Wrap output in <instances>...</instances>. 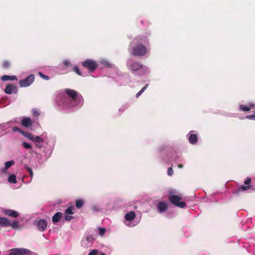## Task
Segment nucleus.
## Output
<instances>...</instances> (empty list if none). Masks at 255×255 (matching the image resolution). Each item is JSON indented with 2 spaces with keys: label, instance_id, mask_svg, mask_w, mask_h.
<instances>
[{
  "label": "nucleus",
  "instance_id": "obj_9",
  "mask_svg": "<svg viewBox=\"0 0 255 255\" xmlns=\"http://www.w3.org/2000/svg\"><path fill=\"white\" fill-rule=\"evenodd\" d=\"M47 222L46 220H45L44 219L39 220L37 224V229L40 231L42 232V231H45L47 228Z\"/></svg>",
  "mask_w": 255,
  "mask_h": 255
},
{
  "label": "nucleus",
  "instance_id": "obj_15",
  "mask_svg": "<svg viewBox=\"0 0 255 255\" xmlns=\"http://www.w3.org/2000/svg\"><path fill=\"white\" fill-rule=\"evenodd\" d=\"M189 141L190 143L194 144L197 142L198 141V137L196 134L192 133L190 134L189 136Z\"/></svg>",
  "mask_w": 255,
  "mask_h": 255
},
{
  "label": "nucleus",
  "instance_id": "obj_7",
  "mask_svg": "<svg viewBox=\"0 0 255 255\" xmlns=\"http://www.w3.org/2000/svg\"><path fill=\"white\" fill-rule=\"evenodd\" d=\"M30 253L28 249L23 248H15L10 250L9 255H26Z\"/></svg>",
  "mask_w": 255,
  "mask_h": 255
},
{
  "label": "nucleus",
  "instance_id": "obj_6",
  "mask_svg": "<svg viewBox=\"0 0 255 255\" xmlns=\"http://www.w3.org/2000/svg\"><path fill=\"white\" fill-rule=\"evenodd\" d=\"M35 79L34 74H30L25 79L20 80L19 83L21 87H26L30 86L33 82Z\"/></svg>",
  "mask_w": 255,
  "mask_h": 255
},
{
  "label": "nucleus",
  "instance_id": "obj_16",
  "mask_svg": "<svg viewBox=\"0 0 255 255\" xmlns=\"http://www.w3.org/2000/svg\"><path fill=\"white\" fill-rule=\"evenodd\" d=\"M62 217V213L61 212H57L56 214H55L52 217V222L54 223H58L60 219Z\"/></svg>",
  "mask_w": 255,
  "mask_h": 255
},
{
  "label": "nucleus",
  "instance_id": "obj_30",
  "mask_svg": "<svg viewBox=\"0 0 255 255\" xmlns=\"http://www.w3.org/2000/svg\"><path fill=\"white\" fill-rule=\"evenodd\" d=\"M10 62L8 61H4L3 63H2V67L3 68H8L10 67Z\"/></svg>",
  "mask_w": 255,
  "mask_h": 255
},
{
  "label": "nucleus",
  "instance_id": "obj_13",
  "mask_svg": "<svg viewBox=\"0 0 255 255\" xmlns=\"http://www.w3.org/2000/svg\"><path fill=\"white\" fill-rule=\"evenodd\" d=\"M167 204L163 202H159L157 204V209L160 212H163L167 209Z\"/></svg>",
  "mask_w": 255,
  "mask_h": 255
},
{
  "label": "nucleus",
  "instance_id": "obj_3",
  "mask_svg": "<svg viewBox=\"0 0 255 255\" xmlns=\"http://www.w3.org/2000/svg\"><path fill=\"white\" fill-rule=\"evenodd\" d=\"M181 197L178 195H173L171 192L169 193L168 199L169 202L173 205L181 208H184L186 206L185 202L181 201Z\"/></svg>",
  "mask_w": 255,
  "mask_h": 255
},
{
  "label": "nucleus",
  "instance_id": "obj_35",
  "mask_svg": "<svg viewBox=\"0 0 255 255\" xmlns=\"http://www.w3.org/2000/svg\"><path fill=\"white\" fill-rule=\"evenodd\" d=\"M99 252L97 250L94 249L91 251L88 254V255H97Z\"/></svg>",
  "mask_w": 255,
  "mask_h": 255
},
{
  "label": "nucleus",
  "instance_id": "obj_28",
  "mask_svg": "<svg viewBox=\"0 0 255 255\" xmlns=\"http://www.w3.org/2000/svg\"><path fill=\"white\" fill-rule=\"evenodd\" d=\"M33 141H35V142H44V140L43 138L40 137L39 136H35L33 139Z\"/></svg>",
  "mask_w": 255,
  "mask_h": 255
},
{
  "label": "nucleus",
  "instance_id": "obj_27",
  "mask_svg": "<svg viewBox=\"0 0 255 255\" xmlns=\"http://www.w3.org/2000/svg\"><path fill=\"white\" fill-rule=\"evenodd\" d=\"M14 162L13 160L7 161L5 163V167L6 169H8L11 166L14 165Z\"/></svg>",
  "mask_w": 255,
  "mask_h": 255
},
{
  "label": "nucleus",
  "instance_id": "obj_37",
  "mask_svg": "<svg viewBox=\"0 0 255 255\" xmlns=\"http://www.w3.org/2000/svg\"><path fill=\"white\" fill-rule=\"evenodd\" d=\"M247 118L249 120H255V114L248 115L247 116Z\"/></svg>",
  "mask_w": 255,
  "mask_h": 255
},
{
  "label": "nucleus",
  "instance_id": "obj_33",
  "mask_svg": "<svg viewBox=\"0 0 255 255\" xmlns=\"http://www.w3.org/2000/svg\"><path fill=\"white\" fill-rule=\"evenodd\" d=\"M22 146L26 149H29L32 148L31 145L26 142H22Z\"/></svg>",
  "mask_w": 255,
  "mask_h": 255
},
{
  "label": "nucleus",
  "instance_id": "obj_1",
  "mask_svg": "<svg viewBox=\"0 0 255 255\" xmlns=\"http://www.w3.org/2000/svg\"><path fill=\"white\" fill-rule=\"evenodd\" d=\"M147 42L146 37L138 36L133 40L134 44L131 45L130 52L134 56L142 57L146 54L148 52L147 48L141 44L142 42Z\"/></svg>",
  "mask_w": 255,
  "mask_h": 255
},
{
  "label": "nucleus",
  "instance_id": "obj_4",
  "mask_svg": "<svg viewBox=\"0 0 255 255\" xmlns=\"http://www.w3.org/2000/svg\"><path fill=\"white\" fill-rule=\"evenodd\" d=\"M81 65L87 69L90 72L94 71L99 66V64L96 61L91 59H87L83 61Z\"/></svg>",
  "mask_w": 255,
  "mask_h": 255
},
{
  "label": "nucleus",
  "instance_id": "obj_12",
  "mask_svg": "<svg viewBox=\"0 0 255 255\" xmlns=\"http://www.w3.org/2000/svg\"><path fill=\"white\" fill-rule=\"evenodd\" d=\"M21 125L24 127L28 128L31 126L32 125V122L30 118H24L21 120Z\"/></svg>",
  "mask_w": 255,
  "mask_h": 255
},
{
  "label": "nucleus",
  "instance_id": "obj_39",
  "mask_svg": "<svg viewBox=\"0 0 255 255\" xmlns=\"http://www.w3.org/2000/svg\"><path fill=\"white\" fill-rule=\"evenodd\" d=\"M251 178L250 177H247L246 180H245L244 181V183L246 184V185H249V184L251 183Z\"/></svg>",
  "mask_w": 255,
  "mask_h": 255
},
{
  "label": "nucleus",
  "instance_id": "obj_17",
  "mask_svg": "<svg viewBox=\"0 0 255 255\" xmlns=\"http://www.w3.org/2000/svg\"><path fill=\"white\" fill-rule=\"evenodd\" d=\"M135 217V214L134 212L131 211L128 212L125 215V218L126 220L131 221L133 220Z\"/></svg>",
  "mask_w": 255,
  "mask_h": 255
},
{
  "label": "nucleus",
  "instance_id": "obj_2",
  "mask_svg": "<svg viewBox=\"0 0 255 255\" xmlns=\"http://www.w3.org/2000/svg\"><path fill=\"white\" fill-rule=\"evenodd\" d=\"M65 92L68 97L71 98V104L74 106H77L83 104L84 99L83 97L76 91L70 89H66Z\"/></svg>",
  "mask_w": 255,
  "mask_h": 255
},
{
  "label": "nucleus",
  "instance_id": "obj_42",
  "mask_svg": "<svg viewBox=\"0 0 255 255\" xmlns=\"http://www.w3.org/2000/svg\"><path fill=\"white\" fill-rule=\"evenodd\" d=\"M13 130L14 131H18L19 132H21L22 133H23V131L21 129H20L19 128H18L17 127H14L13 128Z\"/></svg>",
  "mask_w": 255,
  "mask_h": 255
},
{
  "label": "nucleus",
  "instance_id": "obj_25",
  "mask_svg": "<svg viewBox=\"0 0 255 255\" xmlns=\"http://www.w3.org/2000/svg\"><path fill=\"white\" fill-rule=\"evenodd\" d=\"M19 225V222L17 221H13V222H11L10 221V225L9 226L12 227V228L14 229H16L18 228Z\"/></svg>",
  "mask_w": 255,
  "mask_h": 255
},
{
  "label": "nucleus",
  "instance_id": "obj_36",
  "mask_svg": "<svg viewBox=\"0 0 255 255\" xmlns=\"http://www.w3.org/2000/svg\"><path fill=\"white\" fill-rule=\"evenodd\" d=\"M63 66L64 67H65L71 66V63L68 60H65V61H64V62L63 63Z\"/></svg>",
  "mask_w": 255,
  "mask_h": 255
},
{
  "label": "nucleus",
  "instance_id": "obj_43",
  "mask_svg": "<svg viewBox=\"0 0 255 255\" xmlns=\"http://www.w3.org/2000/svg\"><path fill=\"white\" fill-rule=\"evenodd\" d=\"M178 167L180 168H182L183 167V165L181 164H179L178 165Z\"/></svg>",
  "mask_w": 255,
  "mask_h": 255
},
{
  "label": "nucleus",
  "instance_id": "obj_38",
  "mask_svg": "<svg viewBox=\"0 0 255 255\" xmlns=\"http://www.w3.org/2000/svg\"><path fill=\"white\" fill-rule=\"evenodd\" d=\"M173 173V170L172 167H169L167 170V174L169 176H171Z\"/></svg>",
  "mask_w": 255,
  "mask_h": 255
},
{
  "label": "nucleus",
  "instance_id": "obj_8",
  "mask_svg": "<svg viewBox=\"0 0 255 255\" xmlns=\"http://www.w3.org/2000/svg\"><path fill=\"white\" fill-rule=\"evenodd\" d=\"M17 87L13 84H7L4 89V92L7 94H11L12 92L16 93Z\"/></svg>",
  "mask_w": 255,
  "mask_h": 255
},
{
  "label": "nucleus",
  "instance_id": "obj_40",
  "mask_svg": "<svg viewBox=\"0 0 255 255\" xmlns=\"http://www.w3.org/2000/svg\"><path fill=\"white\" fill-rule=\"evenodd\" d=\"M69 214H66L65 216V219L66 221H69L71 219H72V216L71 215H69Z\"/></svg>",
  "mask_w": 255,
  "mask_h": 255
},
{
  "label": "nucleus",
  "instance_id": "obj_23",
  "mask_svg": "<svg viewBox=\"0 0 255 255\" xmlns=\"http://www.w3.org/2000/svg\"><path fill=\"white\" fill-rule=\"evenodd\" d=\"M74 209V207L73 206H69L65 211V214H70L72 215L74 214V212L72 211Z\"/></svg>",
  "mask_w": 255,
  "mask_h": 255
},
{
  "label": "nucleus",
  "instance_id": "obj_44",
  "mask_svg": "<svg viewBox=\"0 0 255 255\" xmlns=\"http://www.w3.org/2000/svg\"><path fill=\"white\" fill-rule=\"evenodd\" d=\"M101 255H106L105 254H104V253H102V254H101Z\"/></svg>",
  "mask_w": 255,
  "mask_h": 255
},
{
  "label": "nucleus",
  "instance_id": "obj_19",
  "mask_svg": "<svg viewBox=\"0 0 255 255\" xmlns=\"http://www.w3.org/2000/svg\"><path fill=\"white\" fill-rule=\"evenodd\" d=\"M251 188V186H250V185H247V186L241 185V186H240L239 187L238 191L239 192L241 191H247V190H249Z\"/></svg>",
  "mask_w": 255,
  "mask_h": 255
},
{
  "label": "nucleus",
  "instance_id": "obj_20",
  "mask_svg": "<svg viewBox=\"0 0 255 255\" xmlns=\"http://www.w3.org/2000/svg\"><path fill=\"white\" fill-rule=\"evenodd\" d=\"M8 181L11 183H15L16 182V176L14 174H11L8 177Z\"/></svg>",
  "mask_w": 255,
  "mask_h": 255
},
{
  "label": "nucleus",
  "instance_id": "obj_34",
  "mask_svg": "<svg viewBox=\"0 0 255 255\" xmlns=\"http://www.w3.org/2000/svg\"><path fill=\"white\" fill-rule=\"evenodd\" d=\"M26 168L27 171L29 172L30 176L32 178L33 175V173L32 169L28 166H26Z\"/></svg>",
  "mask_w": 255,
  "mask_h": 255
},
{
  "label": "nucleus",
  "instance_id": "obj_31",
  "mask_svg": "<svg viewBox=\"0 0 255 255\" xmlns=\"http://www.w3.org/2000/svg\"><path fill=\"white\" fill-rule=\"evenodd\" d=\"M38 74L40 76V77H41L42 79L45 80H48L50 79L49 76L45 75L41 72H39Z\"/></svg>",
  "mask_w": 255,
  "mask_h": 255
},
{
  "label": "nucleus",
  "instance_id": "obj_5",
  "mask_svg": "<svg viewBox=\"0 0 255 255\" xmlns=\"http://www.w3.org/2000/svg\"><path fill=\"white\" fill-rule=\"evenodd\" d=\"M129 69L132 71H136L142 69L143 74H145L148 72V69L146 67L143 68L142 65L138 62H133L130 65Z\"/></svg>",
  "mask_w": 255,
  "mask_h": 255
},
{
  "label": "nucleus",
  "instance_id": "obj_41",
  "mask_svg": "<svg viewBox=\"0 0 255 255\" xmlns=\"http://www.w3.org/2000/svg\"><path fill=\"white\" fill-rule=\"evenodd\" d=\"M43 143V142H36L35 144L38 148H40L42 147Z\"/></svg>",
  "mask_w": 255,
  "mask_h": 255
},
{
  "label": "nucleus",
  "instance_id": "obj_18",
  "mask_svg": "<svg viewBox=\"0 0 255 255\" xmlns=\"http://www.w3.org/2000/svg\"><path fill=\"white\" fill-rule=\"evenodd\" d=\"M1 80L2 81H6L8 80H17V78L15 76H9L4 75L1 77Z\"/></svg>",
  "mask_w": 255,
  "mask_h": 255
},
{
  "label": "nucleus",
  "instance_id": "obj_10",
  "mask_svg": "<svg viewBox=\"0 0 255 255\" xmlns=\"http://www.w3.org/2000/svg\"><path fill=\"white\" fill-rule=\"evenodd\" d=\"M255 108V104L251 103L249 104L248 106H245L243 105H241L239 106V110L240 111H244V112H248L251 110Z\"/></svg>",
  "mask_w": 255,
  "mask_h": 255
},
{
  "label": "nucleus",
  "instance_id": "obj_22",
  "mask_svg": "<svg viewBox=\"0 0 255 255\" xmlns=\"http://www.w3.org/2000/svg\"><path fill=\"white\" fill-rule=\"evenodd\" d=\"M73 71L79 76H83L82 72L80 71L79 67L77 65H75L73 67Z\"/></svg>",
  "mask_w": 255,
  "mask_h": 255
},
{
  "label": "nucleus",
  "instance_id": "obj_29",
  "mask_svg": "<svg viewBox=\"0 0 255 255\" xmlns=\"http://www.w3.org/2000/svg\"><path fill=\"white\" fill-rule=\"evenodd\" d=\"M106 232V229L104 228H100L99 229V235L101 236H103L105 233Z\"/></svg>",
  "mask_w": 255,
  "mask_h": 255
},
{
  "label": "nucleus",
  "instance_id": "obj_32",
  "mask_svg": "<svg viewBox=\"0 0 255 255\" xmlns=\"http://www.w3.org/2000/svg\"><path fill=\"white\" fill-rule=\"evenodd\" d=\"M32 115L35 117H37L40 115V113L37 109H34L32 110Z\"/></svg>",
  "mask_w": 255,
  "mask_h": 255
},
{
  "label": "nucleus",
  "instance_id": "obj_11",
  "mask_svg": "<svg viewBox=\"0 0 255 255\" xmlns=\"http://www.w3.org/2000/svg\"><path fill=\"white\" fill-rule=\"evenodd\" d=\"M3 213L5 215L13 218H16L19 216L18 213L17 211L11 209H5L3 211Z\"/></svg>",
  "mask_w": 255,
  "mask_h": 255
},
{
  "label": "nucleus",
  "instance_id": "obj_24",
  "mask_svg": "<svg viewBox=\"0 0 255 255\" xmlns=\"http://www.w3.org/2000/svg\"><path fill=\"white\" fill-rule=\"evenodd\" d=\"M84 201L82 199L77 200L76 201V207L77 208H80L83 206Z\"/></svg>",
  "mask_w": 255,
  "mask_h": 255
},
{
  "label": "nucleus",
  "instance_id": "obj_14",
  "mask_svg": "<svg viewBox=\"0 0 255 255\" xmlns=\"http://www.w3.org/2000/svg\"><path fill=\"white\" fill-rule=\"evenodd\" d=\"M10 225V220L6 218L0 217V226L2 227L9 226Z\"/></svg>",
  "mask_w": 255,
  "mask_h": 255
},
{
  "label": "nucleus",
  "instance_id": "obj_26",
  "mask_svg": "<svg viewBox=\"0 0 255 255\" xmlns=\"http://www.w3.org/2000/svg\"><path fill=\"white\" fill-rule=\"evenodd\" d=\"M148 84H146L136 95V97L138 98L142 93L146 89Z\"/></svg>",
  "mask_w": 255,
  "mask_h": 255
},
{
  "label": "nucleus",
  "instance_id": "obj_21",
  "mask_svg": "<svg viewBox=\"0 0 255 255\" xmlns=\"http://www.w3.org/2000/svg\"><path fill=\"white\" fill-rule=\"evenodd\" d=\"M23 134L28 139H30L31 141L33 140V139L34 138V135H33L30 132H26V133H23Z\"/></svg>",
  "mask_w": 255,
  "mask_h": 255
}]
</instances>
